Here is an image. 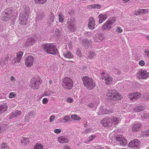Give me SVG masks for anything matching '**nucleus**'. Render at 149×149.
Wrapping results in <instances>:
<instances>
[{
	"label": "nucleus",
	"instance_id": "nucleus-1",
	"mask_svg": "<svg viewBox=\"0 0 149 149\" xmlns=\"http://www.w3.org/2000/svg\"><path fill=\"white\" fill-rule=\"evenodd\" d=\"M121 120V118L116 117H106L103 119L101 121L100 123L104 127H110L112 126V124H116Z\"/></svg>",
	"mask_w": 149,
	"mask_h": 149
},
{
	"label": "nucleus",
	"instance_id": "nucleus-2",
	"mask_svg": "<svg viewBox=\"0 0 149 149\" xmlns=\"http://www.w3.org/2000/svg\"><path fill=\"white\" fill-rule=\"evenodd\" d=\"M84 85L89 90L93 89L95 86V83L91 77L87 76L83 77L82 78Z\"/></svg>",
	"mask_w": 149,
	"mask_h": 149
},
{
	"label": "nucleus",
	"instance_id": "nucleus-3",
	"mask_svg": "<svg viewBox=\"0 0 149 149\" xmlns=\"http://www.w3.org/2000/svg\"><path fill=\"white\" fill-rule=\"evenodd\" d=\"M44 51L48 54L56 55L58 52V49L52 44H45L42 45Z\"/></svg>",
	"mask_w": 149,
	"mask_h": 149
},
{
	"label": "nucleus",
	"instance_id": "nucleus-4",
	"mask_svg": "<svg viewBox=\"0 0 149 149\" xmlns=\"http://www.w3.org/2000/svg\"><path fill=\"white\" fill-rule=\"evenodd\" d=\"M107 96L111 99L114 100L120 99L122 95L118 93L116 90H108L107 93Z\"/></svg>",
	"mask_w": 149,
	"mask_h": 149
},
{
	"label": "nucleus",
	"instance_id": "nucleus-5",
	"mask_svg": "<svg viewBox=\"0 0 149 149\" xmlns=\"http://www.w3.org/2000/svg\"><path fill=\"white\" fill-rule=\"evenodd\" d=\"M73 84V82L70 78L66 77L63 79L62 85L65 89L69 90L72 88Z\"/></svg>",
	"mask_w": 149,
	"mask_h": 149
},
{
	"label": "nucleus",
	"instance_id": "nucleus-6",
	"mask_svg": "<svg viewBox=\"0 0 149 149\" xmlns=\"http://www.w3.org/2000/svg\"><path fill=\"white\" fill-rule=\"evenodd\" d=\"M41 83V81L39 77L37 76L34 77L31 79V87L34 89H37L39 88Z\"/></svg>",
	"mask_w": 149,
	"mask_h": 149
},
{
	"label": "nucleus",
	"instance_id": "nucleus-7",
	"mask_svg": "<svg viewBox=\"0 0 149 149\" xmlns=\"http://www.w3.org/2000/svg\"><path fill=\"white\" fill-rule=\"evenodd\" d=\"M116 19L114 18H112L109 19L103 25L102 27L103 31H109L111 28V26L115 22Z\"/></svg>",
	"mask_w": 149,
	"mask_h": 149
},
{
	"label": "nucleus",
	"instance_id": "nucleus-8",
	"mask_svg": "<svg viewBox=\"0 0 149 149\" xmlns=\"http://www.w3.org/2000/svg\"><path fill=\"white\" fill-rule=\"evenodd\" d=\"M12 10L10 8L6 9L2 17V20L5 22L9 20L12 15Z\"/></svg>",
	"mask_w": 149,
	"mask_h": 149
},
{
	"label": "nucleus",
	"instance_id": "nucleus-9",
	"mask_svg": "<svg viewBox=\"0 0 149 149\" xmlns=\"http://www.w3.org/2000/svg\"><path fill=\"white\" fill-rule=\"evenodd\" d=\"M137 75L139 79H146L149 77V72L144 69H140L138 70Z\"/></svg>",
	"mask_w": 149,
	"mask_h": 149
},
{
	"label": "nucleus",
	"instance_id": "nucleus-10",
	"mask_svg": "<svg viewBox=\"0 0 149 149\" xmlns=\"http://www.w3.org/2000/svg\"><path fill=\"white\" fill-rule=\"evenodd\" d=\"M116 139L117 144L120 146H125L127 143V140L121 135L117 136L116 138Z\"/></svg>",
	"mask_w": 149,
	"mask_h": 149
},
{
	"label": "nucleus",
	"instance_id": "nucleus-11",
	"mask_svg": "<svg viewBox=\"0 0 149 149\" xmlns=\"http://www.w3.org/2000/svg\"><path fill=\"white\" fill-rule=\"evenodd\" d=\"M140 144L141 142L139 141L137 139H135L131 141L128 143V146L134 149H138L140 147Z\"/></svg>",
	"mask_w": 149,
	"mask_h": 149
},
{
	"label": "nucleus",
	"instance_id": "nucleus-12",
	"mask_svg": "<svg viewBox=\"0 0 149 149\" xmlns=\"http://www.w3.org/2000/svg\"><path fill=\"white\" fill-rule=\"evenodd\" d=\"M28 16L25 15L24 13H20L19 16V22L21 24L25 25L27 21Z\"/></svg>",
	"mask_w": 149,
	"mask_h": 149
},
{
	"label": "nucleus",
	"instance_id": "nucleus-13",
	"mask_svg": "<svg viewBox=\"0 0 149 149\" xmlns=\"http://www.w3.org/2000/svg\"><path fill=\"white\" fill-rule=\"evenodd\" d=\"M33 57L32 56H29L26 59L25 64L29 67H30L33 64Z\"/></svg>",
	"mask_w": 149,
	"mask_h": 149
},
{
	"label": "nucleus",
	"instance_id": "nucleus-14",
	"mask_svg": "<svg viewBox=\"0 0 149 149\" xmlns=\"http://www.w3.org/2000/svg\"><path fill=\"white\" fill-rule=\"evenodd\" d=\"M141 96V93L138 92H136L130 94L129 95L128 97L130 100L137 99L139 98Z\"/></svg>",
	"mask_w": 149,
	"mask_h": 149
},
{
	"label": "nucleus",
	"instance_id": "nucleus-15",
	"mask_svg": "<svg viewBox=\"0 0 149 149\" xmlns=\"http://www.w3.org/2000/svg\"><path fill=\"white\" fill-rule=\"evenodd\" d=\"M142 126L141 124L138 122L135 123L132 126V131L135 132L139 130Z\"/></svg>",
	"mask_w": 149,
	"mask_h": 149
},
{
	"label": "nucleus",
	"instance_id": "nucleus-16",
	"mask_svg": "<svg viewBox=\"0 0 149 149\" xmlns=\"http://www.w3.org/2000/svg\"><path fill=\"white\" fill-rule=\"evenodd\" d=\"M89 22L88 24V26L89 29H93L95 27V19L92 17H90L89 19Z\"/></svg>",
	"mask_w": 149,
	"mask_h": 149
},
{
	"label": "nucleus",
	"instance_id": "nucleus-17",
	"mask_svg": "<svg viewBox=\"0 0 149 149\" xmlns=\"http://www.w3.org/2000/svg\"><path fill=\"white\" fill-rule=\"evenodd\" d=\"M68 139L66 136H60L58 138V141L60 143H64L69 142Z\"/></svg>",
	"mask_w": 149,
	"mask_h": 149
},
{
	"label": "nucleus",
	"instance_id": "nucleus-18",
	"mask_svg": "<svg viewBox=\"0 0 149 149\" xmlns=\"http://www.w3.org/2000/svg\"><path fill=\"white\" fill-rule=\"evenodd\" d=\"M23 54V52L22 51H19L17 52V57H15L14 59L15 62L16 63L19 62Z\"/></svg>",
	"mask_w": 149,
	"mask_h": 149
},
{
	"label": "nucleus",
	"instance_id": "nucleus-19",
	"mask_svg": "<svg viewBox=\"0 0 149 149\" xmlns=\"http://www.w3.org/2000/svg\"><path fill=\"white\" fill-rule=\"evenodd\" d=\"M45 16L44 13L43 12L38 13L36 17V20L39 21L42 19Z\"/></svg>",
	"mask_w": 149,
	"mask_h": 149
},
{
	"label": "nucleus",
	"instance_id": "nucleus-20",
	"mask_svg": "<svg viewBox=\"0 0 149 149\" xmlns=\"http://www.w3.org/2000/svg\"><path fill=\"white\" fill-rule=\"evenodd\" d=\"M98 18L99 23L101 24L107 19V16L106 14H101L99 15Z\"/></svg>",
	"mask_w": 149,
	"mask_h": 149
},
{
	"label": "nucleus",
	"instance_id": "nucleus-21",
	"mask_svg": "<svg viewBox=\"0 0 149 149\" xmlns=\"http://www.w3.org/2000/svg\"><path fill=\"white\" fill-rule=\"evenodd\" d=\"M21 112L20 111L16 110L14 112H13L10 115L9 118L11 119L15 117H17L19 115L21 114Z\"/></svg>",
	"mask_w": 149,
	"mask_h": 149
},
{
	"label": "nucleus",
	"instance_id": "nucleus-22",
	"mask_svg": "<svg viewBox=\"0 0 149 149\" xmlns=\"http://www.w3.org/2000/svg\"><path fill=\"white\" fill-rule=\"evenodd\" d=\"M36 40L35 39L29 38L27 40L25 44V46L28 47L32 45L34 42Z\"/></svg>",
	"mask_w": 149,
	"mask_h": 149
},
{
	"label": "nucleus",
	"instance_id": "nucleus-23",
	"mask_svg": "<svg viewBox=\"0 0 149 149\" xmlns=\"http://www.w3.org/2000/svg\"><path fill=\"white\" fill-rule=\"evenodd\" d=\"M63 56L66 58H72L74 57V55L71 52L69 51H66L64 52L63 54Z\"/></svg>",
	"mask_w": 149,
	"mask_h": 149
},
{
	"label": "nucleus",
	"instance_id": "nucleus-24",
	"mask_svg": "<svg viewBox=\"0 0 149 149\" xmlns=\"http://www.w3.org/2000/svg\"><path fill=\"white\" fill-rule=\"evenodd\" d=\"M104 79L106 84H110L112 82V77L109 75L105 77Z\"/></svg>",
	"mask_w": 149,
	"mask_h": 149
},
{
	"label": "nucleus",
	"instance_id": "nucleus-25",
	"mask_svg": "<svg viewBox=\"0 0 149 149\" xmlns=\"http://www.w3.org/2000/svg\"><path fill=\"white\" fill-rule=\"evenodd\" d=\"M23 8L24 9V12L20 13H24L25 15L28 16L30 12V8L26 5L23 6Z\"/></svg>",
	"mask_w": 149,
	"mask_h": 149
},
{
	"label": "nucleus",
	"instance_id": "nucleus-26",
	"mask_svg": "<svg viewBox=\"0 0 149 149\" xmlns=\"http://www.w3.org/2000/svg\"><path fill=\"white\" fill-rule=\"evenodd\" d=\"M8 109V107L5 104L0 105V114H1L5 112Z\"/></svg>",
	"mask_w": 149,
	"mask_h": 149
},
{
	"label": "nucleus",
	"instance_id": "nucleus-27",
	"mask_svg": "<svg viewBox=\"0 0 149 149\" xmlns=\"http://www.w3.org/2000/svg\"><path fill=\"white\" fill-rule=\"evenodd\" d=\"M108 109L103 108L102 107H101L100 109L99 113L100 115L102 114H107L108 113Z\"/></svg>",
	"mask_w": 149,
	"mask_h": 149
},
{
	"label": "nucleus",
	"instance_id": "nucleus-28",
	"mask_svg": "<svg viewBox=\"0 0 149 149\" xmlns=\"http://www.w3.org/2000/svg\"><path fill=\"white\" fill-rule=\"evenodd\" d=\"M6 125L4 124H0V134L6 130Z\"/></svg>",
	"mask_w": 149,
	"mask_h": 149
},
{
	"label": "nucleus",
	"instance_id": "nucleus-29",
	"mask_svg": "<svg viewBox=\"0 0 149 149\" xmlns=\"http://www.w3.org/2000/svg\"><path fill=\"white\" fill-rule=\"evenodd\" d=\"M82 42L83 45L86 46L88 44H91L92 42L91 40L89 41L86 38H84L82 40Z\"/></svg>",
	"mask_w": 149,
	"mask_h": 149
},
{
	"label": "nucleus",
	"instance_id": "nucleus-30",
	"mask_svg": "<svg viewBox=\"0 0 149 149\" xmlns=\"http://www.w3.org/2000/svg\"><path fill=\"white\" fill-rule=\"evenodd\" d=\"M61 120H64V123H67L70 121V116L68 115H66L64 117L61 118Z\"/></svg>",
	"mask_w": 149,
	"mask_h": 149
},
{
	"label": "nucleus",
	"instance_id": "nucleus-31",
	"mask_svg": "<svg viewBox=\"0 0 149 149\" xmlns=\"http://www.w3.org/2000/svg\"><path fill=\"white\" fill-rule=\"evenodd\" d=\"M21 142L23 145H25V144L29 143V141L28 138L23 137L21 139Z\"/></svg>",
	"mask_w": 149,
	"mask_h": 149
},
{
	"label": "nucleus",
	"instance_id": "nucleus-32",
	"mask_svg": "<svg viewBox=\"0 0 149 149\" xmlns=\"http://www.w3.org/2000/svg\"><path fill=\"white\" fill-rule=\"evenodd\" d=\"M143 107L141 106L136 107L134 109V111L136 112H139L142 111L143 110Z\"/></svg>",
	"mask_w": 149,
	"mask_h": 149
},
{
	"label": "nucleus",
	"instance_id": "nucleus-33",
	"mask_svg": "<svg viewBox=\"0 0 149 149\" xmlns=\"http://www.w3.org/2000/svg\"><path fill=\"white\" fill-rule=\"evenodd\" d=\"M36 112L34 111H30L28 114V116H26V117H28L29 116H31L32 117L34 118L35 117Z\"/></svg>",
	"mask_w": 149,
	"mask_h": 149
},
{
	"label": "nucleus",
	"instance_id": "nucleus-34",
	"mask_svg": "<svg viewBox=\"0 0 149 149\" xmlns=\"http://www.w3.org/2000/svg\"><path fill=\"white\" fill-rule=\"evenodd\" d=\"M95 54L93 52H90L89 55L88 56L90 59H93L95 57Z\"/></svg>",
	"mask_w": 149,
	"mask_h": 149
},
{
	"label": "nucleus",
	"instance_id": "nucleus-35",
	"mask_svg": "<svg viewBox=\"0 0 149 149\" xmlns=\"http://www.w3.org/2000/svg\"><path fill=\"white\" fill-rule=\"evenodd\" d=\"M71 118L73 120H80V118L76 115L72 114L71 115Z\"/></svg>",
	"mask_w": 149,
	"mask_h": 149
},
{
	"label": "nucleus",
	"instance_id": "nucleus-36",
	"mask_svg": "<svg viewBox=\"0 0 149 149\" xmlns=\"http://www.w3.org/2000/svg\"><path fill=\"white\" fill-rule=\"evenodd\" d=\"M47 0H35V2L37 4H41L45 3Z\"/></svg>",
	"mask_w": 149,
	"mask_h": 149
},
{
	"label": "nucleus",
	"instance_id": "nucleus-37",
	"mask_svg": "<svg viewBox=\"0 0 149 149\" xmlns=\"http://www.w3.org/2000/svg\"><path fill=\"white\" fill-rule=\"evenodd\" d=\"M59 21L60 22H62L64 20L63 15L62 14H59L58 15Z\"/></svg>",
	"mask_w": 149,
	"mask_h": 149
},
{
	"label": "nucleus",
	"instance_id": "nucleus-38",
	"mask_svg": "<svg viewBox=\"0 0 149 149\" xmlns=\"http://www.w3.org/2000/svg\"><path fill=\"white\" fill-rule=\"evenodd\" d=\"M43 146L40 144L35 145L34 146V149H43Z\"/></svg>",
	"mask_w": 149,
	"mask_h": 149
},
{
	"label": "nucleus",
	"instance_id": "nucleus-39",
	"mask_svg": "<svg viewBox=\"0 0 149 149\" xmlns=\"http://www.w3.org/2000/svg\"><path fill=\"white\" fill-rule=\"evenodd\" d=\"M54 15L52 13L49 18V20L50 21V22H53L54 20Z\"/></svg>",
	"mask_w": 149,
	"mask_h": 149
},
{
	"label": "nucleus",
	"instance_id": "nucleus-40",
	"mask_svg": "<svg viewBox=\"0 0 149 149\" xmlns=\"http://www.w3.org/2000/svg\"><path fill=\"white\" fill-rule=\"evenodd\" d=\"M61 31L58 29H56L55 32V35L57 37H59L61 34Z\"/></svg>",
	"mask_w": 149,
	"mask_h": 149
},
{
	"label": "nucleus",
	"instance_id": "nucleus-41",
	"mask_svg": "<svg viewBox=\"0 0 149 149\" xmlns=\"http://www.w3.org/2000/svg\"><path fill=\"white\" fill-rule=\"evenodd\" d=\"M92 129L91 128L86 129L82 132L83 133L87 134L89 132H92Z\"/></svg>",
	"mask_w": 149,
	"mask_h": 149
},
{
	"label": "nucleus",
	"instance_id": "nucleus-42",
	"mask_svg": "<svg viewBox=\"0 0 149 149\" xmlns=\"http://www.w3.org/2000/svg\"><path fill=\"white\" fill-rule=\"evenodd\" d=\"M141 116L142 117V118L144 119H147L148 118H149V115L145 113L143 115H141Z\"/></svg>",
	"mask_w": 149,
	"mask_h": 149
},
{
	"label": "nucleus",
	"instance_id": "nucleus-43",
	"mask_svg": "<svg viewBox=\"0 0 149 149\" xmlns=\"http://www.w3.org/2000/svg\"><path fill=\"white\" fill-rule=\"evenodd\" d=\"M96 105V104L94 103H89L87 104V106L91 108L95 107Z\"/></svg>",
	"mask_w": 149,
	"mask_h": 149
},
{
	"label": "nucleus",
	"instance_id": "nucleus-44",
	"mask_svg": "<svg viewBox=\"0 0 149 149\" xmlns=\"http://www.w3.org/2000/svg\"><path fill=\"white\" fill-rule=\"evenodd\" d=\"M143 134L144 136L146 138L149 137V130H147L145 131Z\"/></svg>",
	"mask_w": 149,
	"mask_h": 149
},
{
	"label": "nucleus",
	"instance_id": "nucleus-45",
	"mask_svg": "<svg viewBox=\"0 0 149 149\" xmlns=\"http://www.w3.org/2000/svg\"><path fill=\"white\" fill-rule=\"evenodd\" d=\"M112 69L115 74H117L118 75L120 74V72L118 69H115V68H113Z\"/></svg>",
	"mask_w": 149,
	"mask_h": 149
},
{
	"label": "nucleus",
	"instance_id": "nucleus-46",
	"mask_svg": "<svg viewBox=\"0 0 149 149\" xmlns=\"http://www.w3.org/2000/svg\"><path fill=\"white\" fill-rule=\"evenodd\" d=\"M95 137V135H91L90 136L88 139V141L89 142L93 140Z\"/></svg>",
	"mask_w": 149,
	"mask_h": 149
},
{
	"label": "nucleus",
	"instance_id": "nucleus-47",
	"mask_svg": "<svg viewBox=\"0 0 149 149\" xmlns=\"http://www.w3.org/2000/svg\"><path fill=\"white\" fill-rule=\"evenodd\" d=\"M16 97V95L13 92H11L9 94V98H14Z\"/></svg>",
	"mask_w": 149,
	"mask_h": 149
},
{
	"label": "nucleus",
	"instance_id": "nucleus-48",
	"mask_svg": "<svg viewBox=\"0 0 149 149\" xmlns=\"http://www.w3.org/2000/svg\"><path fill=\"white\" fill-rule=\"evenodd\" d=\"M76 54L79 57H81V51L78 49H77L76 52Z\"/></svg>",
	"mask_w": 149,
	"mask_h": 149
},
{
	"label": "nucleus",
	"instance_id": "nucleus-49",
	"mask_svg": "<svg viewBox=\"0 0 149 149\" xmlns=\"http://www.w3.org/2000/svg\"><path fill=\"white\" fill-rule=\"evenodd\" d=\"M97 38L100 39V40H102L103 39V34L102 33L98 35Z\"/></svg>",
	"mask_w": 149,
	"mask_h": 149
},
{
	"label": "nucleus",
	"instance_id": "nucleus-50",
	"mask_svg": "<svg viewBox=\"0 0 149 149\" xmlns=\"http://www.w3.org/2000/svg\"><path fill=\"white\" fill-rule=\"evenodd\" d=\"M93 9H99L100 8V6L98 4H93Z\"/></svg>",
	"mask_w": 149,
	"mask_h": 149
},
{
	"label": "nucleus",
	"instance_id": "nucleus-51",
	"mask_svg": "<svg viewBox=\"0 0 149 149\" xmlns=\"http://www.w3.org/2000/svg\"><path fill=\"white\" fill-rule=\"evenodd\" d=\"M9 58V56L8 55H6L5 57V58L3 59V61H4V62L5 63H8V60Z\"/></svg>",
	"mask_w": 149,
	"mask_h": 149
},
{
	"label": "nucleus",
	"instance_id": "nucleus-52",
	"mask_svg": "<svg viewBox=\"0 0 149 149\" xmlns=\"http://www.w3.org/2000/svg\"><path fill=\"white\" fill-rule=\"evenodd\" d=\"M145 61L143 60L140 61L139 62V65L141 66H143L145 64Z\"/></svg>",
	"mask_w": 149,
	"mask_h": 149
},
{
	"label": "nucleus",
	"instance_id": "nucleus-53",
	"mask_svg": "<svg viewBox=\"0 0 149 149\" xmlns=\"http://www.w3.org/2000/svg\"><path fill=\"white\" fill-rule=\"evenodd\" d=\"M54 132L56 134H59L61 132V129H56L54 130Z\"/></svg>",
	"mask_w": 149,
	"mask_h": 149
},
{
	"label": "nucleus",
	"instance_id": "nucleus-54",
	"mask_svg": "<svg viewBox=\"0 0 149 149\" xmlns=\"http://www.w3.org/2000/svg\"><path fill=\"white\" fill-rule=\"evenodd\" d=\"M66 101H67V102L68 103H72V102H73V100L72 98L69 97L68 98L66 99Z\"/></svg>",
	"mask_w": 149,
	"mask_h": 149
},
{
	"label": "nucleus",
	"instance_id": "nucleus-55",
	"mask_svg": "<svg viewBox=\"0 0 149 149\" xmlns=\"http://www.w3.org/2000/svg\"><path fill=\"white\" fill-rule=\"evenodd\" d=\"M48 101L47 98H45L43 99L42 100V103L44 104H46L48 103Z\"/></svg>",
	"mask_w": 149,
	"mask_h": 149
},
{
	"label": "nucleus",
	"instance_id": "nucleus-56",
	"mask_svg": "<svg viewBox=\"0 0 149 149\" xmlns=\"http://www.w3.org/2000/svg\"><path fill=\"white\" fill-rule=\"evenodd\" d=\"M134 13L135 15H140V11L139 10V9L136 10L134 12Z\"/></svg>",
	"mask_w": 149,
	"mask_h": 149
},
{
	"label": "nucleus",
	"instance_id": "nucleus-57",
	"mask_svg": "<svg viewBox=\"0 0 149 149\" xmlns=\"http://www.w3.org/2000/svg\"><path fill=\"white\" fill-rule=\"evenodd\" d=\"M55 116H52L50 117V122H53L55 118Z\"/></svg>",
	"mask_w": 149,
	"mask_h": 149
},
{
	"label": "nucleus",
	"instance_id": "nucleus-58",
	"mask_svg": "<svg viewBox=\"0 0 149 149\" xmlns=\"http://www.w3.org/2000/svg\"><path fill=\"white\" fill-rule=\"evenodd\" d=\"M108 113L107 114H109L111 113H113L114 111V110L113 109L111 108L108 110Z\"/></svg>",
	"mask_w": 149,
	"mask_h": 149
},
{
	"label": "nucleus",
	"instance_id": "nucleus-59",
	"mask_svg": "<svg viewBox=\"0 0 149 149\" xmlns=\"http://www.w3.org/2000/svg\"><path fill=\"white\" fill-rule=\"evenodd\" d=\"M52 93L51 92H50L49 91H46L45 93V96H49Z\"/></svg>",
	"mask_w": 149,
	"mask_h": 149
},
{
	"label": "nucleus",
	"instance_id": "nucleus-60",
	"mask_svg": "<svg viewBox=\"0 0 149 149\" xmlns=\"http://www.w3.org/2000/svg\"><path fill=\"white\" fill-rule=\"evenodd\" d=\"M145 52L146 53V56L149 57V51L148 49H146L145 50Z\"/></svg>",
	"mask_w": 149,
	"mask_h": 149
},
{
	"label": "nucleus",
	"instance_id": "nucleus-61",
	"mask_svg": "<svg viewBox=\"0 0 149 149\" xmlns=\"http://www.w3.org/2000/svg\"><path fill=\"white\" fill-rule=\"evenodd\" d=\"M6 64V63H5L3 60H2L0 62V64L1 66H4Z\"/></svg>",
	"mask_w": 149,
	"mask_h": 149
},
{
	"label": "nucleus",
	"instance_id": "nucleus-62",
	"mask_svg": "<svg viewBox=\"0 0 149 149\" xmlns=\"http://www.w3.org/2000/svg\"><path fill=\"white\" fill-rule=\"evenodd\" d=\"M7 146L6 144L5 143H4L1 145V147L4 149Z\"/></svg>",
	"mask_w": 149,
	"mask_h": 149
},
{
	"label": "nucleus",
	"instance_id": "nucleus-63",
	"mask_svg": "<svg viewBox=\"0 0 149 149\" xmlns=\"http://www.w3.org/2000/svg\"><path fill=\"white\" fill-rule=\"evenodd\" d=\"M143 14L146 13L148 11V10L147 9H143Z\"/></svg>",
	"mask_w": 149,
	"mask_h": 149
},
{
	"label": "nucleus",
	"instance_id": "nucleus-64",
	"mask_svg": "<svg viewBox=\"0 0 149 149\" xmlns=\"http://www.w3.org/2000/svg\"><path fill=\"white\" fill-rule=\"evenodd\" d=\"M117 31L119 33H121L122 32L123 30L120 27H118L117 29Z\"/></svg>",
	"mask_w": 149,
	"mask_h": 149
}]
</instances>
